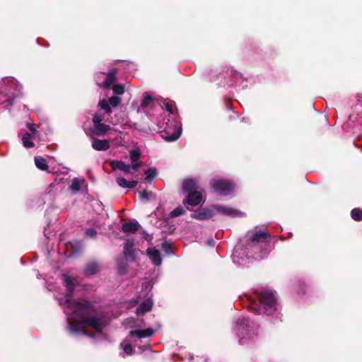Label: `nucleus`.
<instances>
[{"instance_id": "obj_1", "label": "nucleus", "mask_w": 362, "mask_h": 362, "mask_svg": "<svg viewBox=\"0 0 362 362\" xmlns=\"http://www.w3.org/2000/svg\"><path fill=\"white\" fill-rule=\"evenodd\" d=\"M70 306L74 309V317L78 318L79 322L93 328L98 334L102 333V317L90 302L86 300H74L70 303Z\"/></svg>"}, {"instance_id": "obj_2", "label": "nucleus", "mask_w": 362, "mask_h": 362, "mask_svg": "<svg viewBox=\"0 0 362 362\" xmlns=\"http://www.w3.org/2000/svg\"><path fill=\"white\" fill-rule=\"evenodd\" d=\"M257 300H250L248 308L255 315H272L277 310V300L271 291L257 292Z\"/></svg>"}, {"instance_id": "obj_3", "label": "nucleus", "mask_w": 362, "mask_h": 362, "mask_svg": "<svg viewBox=\"0 0 362 362\" xmlns=\"http://www.w3.org/2000/svg\"><path fill=\"white\" fill-rule=\"evenodd\" d=\"M210 185L214 191L221 196L230 194L235 188L233 182L222 178L211 180Z\"/></svg>"}, {"instance_id": "obj_4", "label": "nucleus", "mask_w": 362, "mask_h": 362, "mask_svg": "<svg viewBox=\"0 0 362 362\" xmlns=\"http://www.w3.org/2000/svg\"><path fill=\"white\" fill-rule=\"evenodd\" d=\"M247 236L246 244L249 247H253L259 243H267L271 238L269 233L264 230L248 231Z\"/></svg>"}, {"instance_id": "obj_5", "label": "nucleus", "mask_w": 362, "mask_h": 362, "mask_svg": "<svg viewBox=\"0 0 362 362\" xmlns=\"http://www.w3.org/2000/svg\"><path fill=\"white\" fill-rule=\"evenodd\" d=\"M214 215L212 209L208 208L200 207L194 211L191 214L192 218L204 221L211 218Z\"/></svg>"}, {"instance_id": "obj_6", "label": "nucleus", "mask_w": 362, "mask_h": 362, "mask_svg": "<svg viewBox=\"0 0 362 362\" xmlns=\"http://www.w3.org/2000/svg\"><path fill=\"white\" fill-rule=\"evenodd\" d=\"M202 193L200 190L191 192V193H189L187 195L186 199H185L183 203L187 204L188 205H190L192 206H196L202 202Z\"/></svg>"}, {"instance_id": "obj_7", "label": "nucleus", "mask_w": 362, "mask_h": 362, "mask_svg": "<svg viewBox=\"0 0 362 362\" xmlns=\"http://www.w3.org/2000/svg\"><path fill=\"white\" fill-rule=\"evenodd\" d=\"M214 209L217 211V212H218L221 214H223L225 216H233V217L245 216V213H243L239 210L234 209L230 208V207H226V206H221V205L215 206Z\"/></svg>"}, {"instance_id": "obj_8", "label": "nucleus", "mask_w": 362, "mask_h": 362, "mask_svg": "<svg viewBox=\"0 0 362 362\" xmlns=\"http://www.w3.org/2000/svg\"><path fill=\"white\" fill-rule=\"evenodd\" d=\"M200 189L198 182L196 179L185 180L182 185V189L185 192L191 193V192L199 191Z\"/></svg>"}, {"instance_id": "obj_9", "label": "nucleus", "mask_w": 362, "mask_h": 362, "mask_svg": "<svg viewBox=\"0 0 362 362\" xmlns=\"http://www.w3.org/2000/svg\"><path fill=\"white\" fill-rule=\"evenodd\" d=\"M69 323V329L71 333H77L82 332L84 334L93 337V334H90L86 329H81L80 325H83L78 322V318H76L74 322L69 318L67 319Z\"/></svg>"}, {"instance_id": "obj_10", "label": "nucleus", "mask_w": 362, "mask_h": 362, "mask_svg": "<svg viewBox=\"0 0 362 362\" xmlns=\"http://www.w3.org/2000/svg\"><path fill=\"white\" fill-rule=\"evenodd\" d=\"M100 270L99 263L96 261H91L85 265L83 273L86 276H88L98 273Z\"/></svg>"}, {"instance_id": "obj_11", "label": "nucleus", "mask_w": 362, "mask_h": 362, "mask_svg": "<svg viewBox=\"0 0 362 362\" xmlns=\"http://www.w3.org/2000/svg\"><path fill=\"white\" fill-rule=\"evenodd\" d=\"M155 331L152 328H147L146 329H134L129 332V336L132 337H137L140 339L149 337L154 334Z\"/></svg>"}, {"instance_id": "obj_12", "label": "nucleus", "mask_w": 362, "mask_h": 362, "mask_svg": "<svg viewBox=\"0 0 362 362\" xmlns=\"http://www.w3.org/2000/svg\"><path fill=\"white\" fill-rule=\"evenodd\" d=\"M110 142L107 139H93L92 141V147L95 151H107L110 148Z\"/></svg>"}, {"instance_id": "obj_13", "label": "nucleus", "mask_w": 362, "mask_h": 362, "mask_svg": "<svg viewBox=\"0 0 362 362\" xmlns=\"http://www.w3.org/2000/svg\"><path fill=\"white\" fill-rule=\"evenodd\" d=\"M153 307V301L151 299L148 298L141 303L136 308V313L138 315H144V313L150 311Z\"/></svg>"}, {"instance_id": "obj_14", "label": "nucleus", "mask_w": 362, "mask_h": 362, "mask_svg": "<svg viewBox=\"0 0 362 362\" xmlns=\"http://www.w3.org/2000/svg\"><path fill=\"white\" fill-rule=\"evenodd\" d=\"M140 225L137 221L133 220L125 223L122 226V230L126 233H135L139 228Z\"/></svg>"}, {"instance_id": "obj_15", "label": "nucleus", "mask_w": 362, "mask_h": 362, "mask_svg": "<svg viewBox=\"0 0 362 362\" xmlns=\"http://www.w3.org/2000/svg\"><path fill=\"white\" fill-rule=\"evenodd\" d=\"M133 247L134 243L129 240L126 241L124 246V255L127 259H129L131 262L135 261V254Z\"/></svg>"}, {"instance_id": "obj_16", "label": "nucleus", "mask_w": 362, "mask_h": 362, "mask_svg": "<svg viewBox=\"0 0 362 362\" xmlns=\"http://www.w3.org/2000/svg\"><path fill=\"white\" fill-rule=\"evenodd\" d=\"M110 165L115 170L118 169V170H122V171H123L124 173H130V170H131L130 165H127L122 160H111L110 162Z\"/></svg>"}, {"instance_id": "obj_17", "label": "nucleus", "mask_w": 362, "mask_h": 362, "mask_svg": "<svg viewBox=\"0 0 362 362\" xmlns=\"http://www.w3.org/2000/svg\"><path fill=\"white\" fill-rule=\"evenodd\" d=\"M147 254L151 259L152 262L156 266H160L162 263V258L160 256V253L159 250L156 249H150L147 250Z\"/></svg>"}, {"instance_id": "obj_18", "label": "nucleus", "mask_w": 362, "mask_h": 362, "mask_svg": "<svg viewBox=\"0 0 362 362\" xmlns=\"http://www.w3.org/2000/svg\"><path fill=\"white\" fill-rule=\"evenodd\" d=\"M116 69L111 70L107 75L103 82V88L108 89L116 81Z\"/></svg>"}, {"instance_id": "obj_19", "label": "nucleus", "mask_w": 362, "mask_h": 362, "mask_svg": "<svg viewBox=\"0 0 362 362\" xmlns=\"http://www.w3.org/2000/svg\"><path fill=\"white\" fill-rule=\"evenodd\" d=\"M64 285L66 288L68 296H71L75 289V284L72 277L68 275H63Z\"/></svg>"}, {"instance_id": "obj_20", "label": "nucleus", "mask_w": 362, "mask_h": 362, "mask_svg": "<svg viewBox=\"0 0 362 362\" xmlns=\"http://www.w3.org/2000/svg\"><path fill=\"white\" fill-rule=\"evenodd\" d=\"M116 181L117 185L122 188L133 189L138 184L136 180L127 181L124 177H117Z\"/></svg>"}, {"instance_id": "obj_21", "label": "nucleus", "mask_w": 362, "mask_h": 362, "mask_svg": "<svg viewBox=\"0 0 362 362\" xmlns=\"http://www.w3.org/2000/svg\"><path fill=\"white\" fill-rule=\"evenodd\" d=\"M93 126H94L93 133L98 136L105 135L107 133V132L110 129V127L104 123L97 124Z\"/></svg>"}, {"instance_id": "obj_22", "label": "nucleus", "mask_w": 362, "mask_h": 362, "mask_svg": "<svg viewBox=\"0 0 362 362\" xmlns=\"http://www.w3.org/2000/svg\"><path fill=\"white\" fill-rule=\"evenodd\" d=\"M250 320L248 318H242L239 319L237 322V329L239 332H244L245 334H247L248 329L247 327H250Z\"/></svg>"}, {"instance_id": "obj_23", "label": "nucleus", "mask_w": 362, "mask_h": 362, "mask_svg": "<svg viewBox=\"0 0 362 362\" xmlns=\"http://www.w3.org/2000/svg\"><path fill=\"white\" fill-rule=\"evenodd\" d=\"M35 163L36 167L41 170L47 171L49 169L47 160L41 156L35 158Z\"/></svg>"}, {"instance_id": "obj_24", "label": "nucleus", "mask_w": 362, "mask_h": 362, "mask_svg": "<svg viewBox=\"0 0 362 362\" xmlns=\"http://www.w3.org/2000/svg\"><path fill=\"white\" fill-rule=\"evenodd\" d=\"M142 100L141 103V107L142 108H146L152 102L153 97L148 92H145L142 96Z\"/></svg>"}, {"instance_id": "obj_25", "label": "nucleus", "mask_w": 362, "mask_h": 362, "mask_svg": "<svg viewBox=\"0 0 362 362\" xmlns=\"http://www.w3.org/2000/svg\"><path fill=\"white\" fill-rule=\"evenodd\" d=\"M180 136V132H175L171 134H168L167 132H165L164 134H162V137L168 142H172L176 141Z\"/></svg>"}, {"instance_id": "obj_26", "label": "nucleus", "mask_w": 362, "mask_h": 362, "mask_svg": "<svg viewBox=\"0 0 362 362\" xmlns=\"http://www.w3.org/2000/svg\"><path fill=\"white\" fill-rule=\"evenodd\" d=\"M156 169L154 168H149L148 170H146L144 172V174L146 175L145 181L146 182H151L152 180H153L156 176Z\"/></svg>"}, {"instance_id": "obj_27", "label": "nucleus", "mask_w": 362, "mask_h": 362, "mask_svg": "<svg viewBox=\"0 0 362 362\" xmlns=\"http://www.w3.org/2000/svg\"><path fill=\"white\" fill-rule=\"evenodd\" d=\"M98 106L105 110L106 113L108 115L112 113V108L108 103V101L105 99H101L98 102Z\"/></svg>"}, {"instance_id": "obj_28", "label": "nucleus", "mask_w": 362, "mask_h": 362, "mask_svg": "<svg viewBox=\"0 0 362 362\" xmlns=\"http://www.w3.org/2000/svg\"><path fill=\"white\" fill-rule=\"evenodd\" d=\"M31 138V134L29 133H25L23 134L22 141L24 147L30 148L34 146V143L30 141V139Z\"/></svg>"}, {"instance_id": "obj_29", "label": "nucleus", "mask_w": 362, "mask_h": 362, "mask_svg": "<svg viewBox=\"0 0 362 362\" xmlns=\"http://www.w3.org/2000/svg\"><path fill=\"white\" fill-rule=\"evenodd\" d=\"M351 216L354 221H362V209L359 208H354L351 211Z\"/></svg>"}, {"instance_id": "obj_30", "label": "nucleus", "mask_w": 362, "mask_h": 362, "mask_svg": "<svg viewBox=\"0 0 362 362\" xmlns=\"http://www.w3.org/2000/svg\"><path fill=\"white\" fill-rule=\"evenodd\" d=\"M69 188L74 194H76L81 189V182L78 178H74Z\"/></svg>"}, {"instance_id": "obj_31", "label": "nucleus", "mask_w": 362, "mask_h": 362, "mask_svg": "<svg viewBox=\"0 0 362 362\" xmlns=\"http://www.w3.org/2000/svg\"><path fill=\"white\" fill-rule=\"evenodd\" d=\"M141 156V151L139 149H133L129 151V157L132 163L137 162Z\"/></svg>"}, {"instance_id": "obj_32", "label": "nucleus", "mask_w": 362, "mask_h": 362, "mask_svg": "<svg viewBox=\"0 0 362 362\" xmlns=\"http://www.w3.org/2000/svg\"><path fill=\"white\" fill-rule=\"evenodd\" d=\"M108 103L110 105V107H117L119 105V104L121 103L122 102V99L121 98H119V96H117V95H114V96H112L110 97L109 99H108Z\"/></svg>"}, {"instance_id": "obj_33", "label": "nucleus", "mask_w": 362, "mask_h": 362, "mask_svg": "<svg viewBox=\"0 0 362 362\" xmlns=\"http://www.w3.org/2000/svg\"><path fill=\"white\" fill-rule=\"evenodd\" d=\"M185 214V210L182 206H177L170 214L171 218L177 217Z\"/></svg>"}, {"instance_id": "obj_34", "label": "nucleus", "mask_w": 362, "mask_h": 362, "mask_svg": "<svg viewBox=\"0 0 362 362\" xmlns=\"http://www.w3.org/2000/svg\"><path fill=\"white\" fill-rule=\"evenodd\" d=\"M112 89L115 95H122L124 93V86L122 84L113 85Z\"/></svg>"}, {"instance_id": "obj_35", "label": "nucleus", "mask_w": 362, "mask_h": 362, "mask_svg": "<svg viewBox=\"0 0 362 362\" xmlns=\"http://www.w3.org/2000/svg\"><path fill=\"white\" fill-rule=\"evenodd\" d=\"M162 250L167 254V255H172L173 254V249L171 247V245L167 242H164L162 243Z\"/></svg>"}, {"instance_id": "obj_36", "label": "nucleus", "mask_w": 362, "mask_h": 362, "mask_svg": "<svg viewBox=\"0 0 362 362\" xmlns=\"http://www.w3.org/2000/svg\"><path fill=\"white\" fill-rule=\"evenodd\" d=\"M175 105V103L173 101H169V102H165L163 103V106H164V108L165 110H167L168 112H169L170 113L173 114V107Z\"/></svg>"}, {"instance_id": "obj_37", "label": "nucleus", "mask_w": 362, "mask_h": 362, "mask_svg": "<svg viewBox=\"0 0 362 362\" xmlns=\"http://www.w3.org/2000/svg\"><path fill=\"white\" fill-rule=\"evenodd\" d=\"M85 234L88 237L95 238L97 235V231L93 228H89L86 230Z\"/></svg>"}, {"instance_id": "obj_38", "label": "nucleus", "mask_w": 362, "mask_h": 362, "mask_svg": "<svg viewBox=\"0 0 362 362\" xmlns=\"http://www.w3.org/2000/svg\"><path fill=\"white\" fill-rule=\"evenodd\" d=\"M102 120H103L102 115H100L98 113L95 114L92 119L93 125L102 123Z\"/></svg>"}, {"instance_id": "obj_39", "label": "nucleus", "mask_w": 362, "mask_h": 362, "mask_svg": "<svg viewBox=\"0 0 362 362\" xmlns=\"http://www.w3.org/2000/svg\"><path fill=\"white\" fill-rule=\"evenodd\" d=\"M123 349H124V353L127 354V355H131L133 354V351H134L133 348H132V345L129 344H125Z\"/></svg>"}, {"instance_id": "obj_40", "label": "nucleus", "mask_w": 362, "mask_h": 362, "mask_svg": "<svg viewBox=\"0 0 362 362\" xmlns=\"http://www.w3.org/2000/svg\"><path fill=\"white\" fill-rule=\"evenodd\" d=\"M139 197L141 200L148 201L149 199L148 193L146 190L139 192Z\"/></svg>"}, {"instance_id": "obj_41", "label": "nucleus", "mask_w": 362, "mask_h": 362, "mask_svg": "<svg viewBox=\"0 0 362 362\" xmlns=\"http://www.w3.org/2000/svg\"><path fill=\"white\" fill-rule=\"evenodd\" d=\"M141 166V163H132V165L130 166L131 169L134 170V171H137L139 168Z\"/></svg>"}, {"instance_id": "obj_42", "label": "nucleus", "mask_w": 362, "mask_h": 362, "mask_svg": "<svg viewBox=\"0 0 362 362\" xmlns=\"http://www.w3.org/2000/svg\"><path fill=\"white\" fill-rule=\"evenodd\" d=\"M28 128L29 129V130L31 132V133L33 134H35V132H36V129L35 128L33 127V124H28Z\"/></svg>"}]
</instances>
